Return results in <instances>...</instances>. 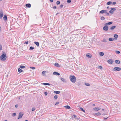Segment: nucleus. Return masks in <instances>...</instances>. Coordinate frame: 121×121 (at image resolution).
Wrapping results in <instances>:
<instances>
[{"label":"nucleus","instance_id":"nucleus-56","mask_svg":"<svg viewBox=\"0 0 121 121\" xmlns=\"http://www.w3.org/2000/svg\"><path fill=\"white\" fill-rule=\"evenodd\" d=\"M13 115L14 116H15L16 115V114L15 113H13Z\"/></svg>","mask_w":121,"mask_h":121},{"label":"nucleus","instance_id":"nucleus-33","mask_svg":"<svg viewBox=\"0 0 121 121\" xmlns=\"http://www.w3.org/2000/svg\"><path fill=\"white\" fill-rule=\"evenodd\" d=\"M85 84L87 86H89L90 85V84L88 83H85Z\"/></svg>","mask_w":121,"mask_h":121},{"label":"nucleus","instance_id":"nucleus-31","mask_svg":"<svg viewBox=\"0 0 121 121\" xmlns=\"http://www.w3.org/2000/svg\"><path fill=\"white\" fill-rule=\"evenodd\" d=\"M19 67L21 69H23L25 68V66H24L21 65Z\"/></svg>","mask_w":121,"mask_h":121},{"label":"nucleus","instance_id":"nucleus-35","mask_svg":"<svg viewBox=\"0 0 121 121\" xmlns=\"http://www.w3.org/2000/svg\"><path fill=\"white\" fill-rule=\"evenodd\" d=\"M54 98L55 99H56L57 98V95H55L54 97Z\"/></svg>","mask_w":121,"mask_h":121},{"label":"nucleus","instance_id":"nucleus-7","mask_svg":"<svg viewBox=\"0 0 121 121\" xmlns=\"http://www.w3.org/2000/svg\"><path fill=\"white\" fill-rule=\"evenodd\" d=\"M3 16V11H0V19H1Z\"/></svg>","mask_w":121,"mask_h":121},{"label":"nucleus","instance_id":"nucleus-30","mask_svg":"<svg viewBox=\"0 0 121 121\" xmlns=\"http://www.w3.org/2000/svg\"><path fill=\"white\" fill-rule=\"evenodd\" d=\"M105 19L104 17L103 16L101 17L100 19L102 20H104Z\"/></svg>","mask_w":121,"mask_h":121},{"label":"nucleus","instance_id":"nucleus-15","mask_svg":"<svg viewBox=\"0 0 121 121\" xmlns=\"http://www.w3.org/2000/svg\"><path fill=\"white\" fill-rule=\"evenodd\" d=\"M101 114L100 112L96 113H95V116H99Z\"/></svg>","mask_w":121,"mask_h":121},{"label":"nucleus","instance_id":"nucleus-34","mask_svg":"<svg viewBox=\"0 0 121 121\" xmlns=\"http://www.w3.org/2000/svg\"><path fill=\"white\" fill-rule=\"evenodd\" d=\"M80 110H82V111L83 112H85V110H84L82 108H80Z\"/></svg>","mask_w":121,"mask_h":121},{"label":"nucleus","instance_id":"nucleus-61","mask_svg":"<svg viewBox=\"0 0 121 121\" xmlns=\"http://www.w3.org/2000/svg\"><path fill=\"white\" fill-rule=\"evenodd\" d=\"M25 121H29L27 120H26Z\"/></svg>","mask_w":121,"mask_h":121},{"label":"nucleus","instance_id":"nucleus-17","mask_svg":"<svg viewBox=\"0 0 121 121\" xmlns=\"http://www.w3.org/2000/svg\"><path fill=\"white\" fill-rule=\"evenodd\" d=\"M115 62L117 64H119L120 63V61L117 60H115Z\"/></svg>","mask_w":121,"mask_h":121},{"label":"nucleus","instance_id":"nucleus-41","mask_svg":"<svg viewBox=\"0 0 121 121\" xmlns=\"http://www.w3.org/2000/svg\"><path fill=\"white\" fill-rule=\"evenodd\" d=\"M35 110V108H32V111H34Z\"/></svg>","mask_w":121,"mask_h":121},{"label":"nucleus","instance_id":"nucleus-11","mask_svg":"<svg viewBox=\"0 0 121 121\" xmlns=\"http://www.w3.org/2000/svg\"><path fill=\"white\" fill-rule=\"evenodd\" d=\"M86 56L88 58H91V57L92 55H91L90 54V53H88L86 55Z\"/></svg>","mask_w":121,"mask_h":121},{"label":"nucleus","instance_id":"nucleus-26","mask_svg":"<svg viewBox=\"0 0 121 121\" xmlns=\"http://www.w3.org/2000/svg\"><path fill=\"white\" fill-rule=\"evenodd\" d=\"M43 84L44 85H50V84L49 83H43Z\"/></svg>","mask_w":121,"mask_h":121},{"label":"nucleus","instance_id":"nucleus-3","mask_svg":"<svg viewBox=\"0 0 121 121\" xmlns=\"http://www.w3.org/2000/svg\"><path fill=\"white\" fill-rule=\"evenodd\" d=\"M121 69L119 67H115L113 69V70L114 71H118L120 70Z\"/></svg>","mask_w":121,"mask_h":121},{"label":"nucleus","instance_id":"nucleus-51","mask_svg":"<svg viewBox=\"0 0 121 121\" xmlns=\"http://www.w3.org/2000/svg\"><path fill=\"white\" fill-rule=\"evenodd\" d=\"M15 107L17 108L18 107V104H16L15 106Z\"/></svg>","mask_w":121,"mask_h":121},{"label":"nucleus","instance_id":"nucleus-13","mask_svg":"<svg viewBox=\"0 0 121 121\" xmlns=\"http://www.w3.org/2000/svg\"><path fill=\"white\" fill-rule=\"evenodd\" d=\"M26 6L27 7L30 8L31 7V5L30 4H26Z\"/></svg>","mask_w":121,"mask_h":121},{"label":"nucleus","instance_id":"nucleus-44","mask_svg":"<svg viewBox=\"0 0 121 121\" xmlns=\"http://www.w3.org/2000/svg\"><path fill=\"white\" fill-rule=\"evenodd\" d=\"M30 68L32 69L33 70L34 69H35V67H30Z\"/></svg>","mask_w":121,"mask_h":121},{"label":"nucleus","instance_id":"nucleus-47","mask_svg":"<svg viewBox=\"0 0 121 121\" xmlns=\"http://www.w3.org/2000/svg\"><path fill=\"white\" fill-rule=\"evenodd\" d=\"M28 41H25L24 43V44H28Z\"/></svg>","mask_w":121,"mask_h":121},{"label":"nucleus","instance_id":"nucleus-19","mask_svg":"<svg viewBox=\"0 0 121 121\" xmlns=\"http://www.w3.org/2000/svg\"><path fill=\"white\" fill-rule=\"evenodd\" d=\"M54 65L58 67H60V66L59 65V64L58 63H55Z\"/></svg>","mask_w":121,"mask_h":121},{"label":"nucleus","instance_id":"nucleus-18","mask_svg":"<svg viewBox=\"0 0 121 121\" xmlns=\"http://www.w3.org/2000/svg\"><path fill=\"white\" fill-rule=\"evenodd\" d=\"M116 27V26H113L111 27L110 29L111 30H113L115 29V28Z\"/></svg>","mask_w":121,"mask_h":121},{"label":"nucleus","instance_id":"nucleus-42","mask_svg":"<svg viewBox=\"0 0 121 121\" xmlns=\"http://www.w3.org/2000/svg\"><path fill=\"white\" fill-rule=\"evenodd\" d=\"M105 13V14H106V15H105L106 16H108L109 15V14L108 13L106 12V13Z\"/></svg>","mask_w":121,"mask_h":121},{"label":"nucleus","instance_id":"nucleus-14","mask_svg":"<svg viewBox=\"0 0 121 121\" xmlns=\"http://www.w3.org/2000/svg\"><path fill=\"white\" fill-rule=\"evenodd\" d=\"M34 43L36 45L37 47H38L39 46V43L38 42H34Z\"/></svg>","mask_w":121,"mask_h":121},{"label":"nucleus","instance_id":"nucleus-53","mask_svg":"<svg viewBox=\"0 0 121 121\" xmlns=\"http://www.w3.org/2000/svg\"><path fill=\"white\" fill-rule=\"evenodd\" d=\"M59 104V102H57L56 104V105H57Z\"/></svg>","mask_w":121,"mask_h":121},{"label":"nucleus","instance_id":"nucleus-25","mask_svg":"<svg viewBox=\"0 0 121 121\" xmlns=\"http://www.w3.org/2000/svg\"><path fill=\"white\" fill-rule=\"evenodd\" d=\"M112 3V2L111 1H109L106 4L108 5H110Z\"/></svg>","mask_w":121,"mask_h":121},{"label":"nucleus","instance_id":"nucleus-58","mask_svg":"<svg viewBox=\"0 0 121 121\" xmlns=\"http://www.w3.org/2000/svg\"><path fill=\"white\" fill-rule=\"evenodd\" d=\"M1 28L0 26V31H1Z\"/></svg>","mask_w":121,"mask_h":121},{"label":"nucleus","instance_id":"nucleus-23","mask_svg":"<svg viewBox=\"0 0 121 121\" xmlns=\"http://www.w3.org/2000/svg\"><path fill=\"white\" fill-rule=\"evenodd\" d=\"M54 92L56 94H58L60 93V92L59 91H54Z\"/></svg>","mask_w":121,"mask_h":121},{"label":"nucleus","instance_id":"nucleus-37","mask_svg":"<svg viewBox=\"0 0 121 121\" xmlns=\"http://www.w3.org/2000/svg\"><path fill=\"white\" fill-rule=\"evenodd\" d=\"M76 117V116L75 115H73V116H72V118L73 119H74V118H75Z\"/></svg>","mask_w":121,"mask_h":121},{"label":"nucleus","instance_id":"nucleus-52","mask_svg":"<svg viewBox=\"0 0 121 121\" xmlns=\"http://www.w3.org/2000/svg\"><path fill=\"white\" fill-rule=\"evenodd\" d=\"M53 9H56V6H54L53 7Z\"/></svg>","mask_w":121,"mask_h":121},{"label":"nucleus","instance_id":"nucleus-36","mask_svg":"<svg viewBox=\"0 0 121 121\" xmlns=\"http://www.w3.org/2000/svg\"><path fill=\"white\" fill-rule=\"evenodd\" d=\"M110 9L112 10L115 11L116 10V9L115 8H111Z\"/></svg>","mask_w":121,"mask_h":121},{"label":"nucleus","instance_id":"nucleus-63","mask_svg":"<svg viewBox=\"0 0 121 121\" xmlns=\"http://www.w3.org/2000/svg\"><path fill=\"white\" fill-rule=\"evenodd\" d=\"M58 14V13H57L56 14V15H57Z\"/></svg>","mask_w":121,"mask_h":121},{"label":"nucleus","instance_id":"nucleus-10","mask_svg":"<svg viewBox=\"0 0 121 121\" xmlns=\"http://www.w3.org/2000/svg\"><path fill=\"white\" fill-rule=\"evenodd\" d=\"M53 74L54 75H60V74L56 72H54L53 73Z\"/></svg>","mask_w":121,"mask_h":121},{"label":"nucleus","instance_id":"nucleus-38","mask_svg":"<svg viewBox=\"0 0 121 121\" xmlns=\"http://www.w3.org/2000/svg\"><path fill=\"white\" fill-rule=\"evenodd\" d=\"M56 4L57 5H59L60 4V2L59 1H57L56 2Z\"/></svg>","mask_w":121,"mask_h":121},{"label":"nucleus","instance_id":"nucleus-49","mask_svg":"<svg viewBox=\"0 0 121 121\" xmlns=\"http://www.w3.org/2000/svg\"><path fill=\"white\" fill-rule=\"evenodd\" d=\"M116 4V2H113L112 3V4L113 5H114Z\"/></svg>","mask_w":121,"mask_h":121},{"label":"nucleus","instance_id":"nucleus-9","mask_svg":"<svg viewBox=\"0 0 121 121\" xmlns=\"http://www.w3.org/2000/svg\"><path fill=\"white\" fill-rule=\"evenodd\" d=\"M100 108H99L98 107H97L95 108H94V109L95 111H98L100 110Z\"/></svg>","mask_w":121,"mask_h":121},{"label":"nucleus","instance_id":"nucleus-43","mask_svg":"<svg viewBox=\"0 0 121 121\" xmlns=\"http://www.w3.org/2000/svg\"><path fill=\"white\" fill-rule=\"evenodd\" d=\"M99 68L100 69H103L102 67L101 66H99Z\"/></svg>","mask_w":121,"mask_h":121},{"label":"nucleus","instance_id":"nucleus-20","mask_svg":"<svg viewBox=\"0 0 121 121\" xmlns=\"http://www.w3.org/2000/svg\"><path fill=\"white\" fill-rule=\"evenodd\" d=\"M65 108L67 109H69L70 108V107L68 105H66L65 106Z\"/></svg>","mask_w":121,"mask_h":121},{"label":"nucleus","instance_id":"nucleus-16","mask_svg":"<svg viewBox=\"0 0 121 121\" xmlns=\"http://www.w3.org/2000/svg\"><path fill=\"white\" fill-rule=\"evenodd\" d=\"M3 19L4 20V21L7 20V17L6 15H4V17H3Z\"/></svg>","mask_w":121,"mask_h":121},{"label":"nucleus","instance_id":"nucleus-60","mask_svg":"<svg viewBox=\"0 0 121 121\" xmlns=\"http://www.w3.org/2000/svg\"><path fill=\"white\" fill-rule=\"evenodd\" d=\"M93 106H95V105L94 104H93Z\"/></svg>","mask_w":121,"mask_h":121},{"label":"nucleus","instance_id":"nucleus-5","mask_svg":"<svg viewBox=\"0 0 121 121\" xmlns=\"http://www.w3.org/2000/svg\"><path fill=\"white\" fill-rule=\"evenodd\" d=\"M107 62L109 64H112L113 63L114 61L112 59H109L108 60Z\"/></svg>","mask_w":121,"mask_h":121},{"label":"nucleus","instance_id":"nucleus-21","mask_svg":"<svg viewBox=\"0 0 121 121\" xmlns=\"http://www.w3.org/2000/svg\"><path fill=\"white\" fill-rule=\"evenodd\" d=\"M112 22H109L108 23H106L105 24V25H110L111 24H112Z\"/></svg>","mask_w":121,"mask_h":121},{"label":"nucleus","instance_id":"nucleus-62","mask_svg":"<svg viewBox=\"0 0 121 121\" xmlns=\"http://www.w3.org/2000/svg\"><path fill=\"white\" fill-rule=\"evenodd\" d=\"M104 109H102V111H104Z\"/></svg>","mask_w":121,"mask_h":121},{"label":"nucleus","instance_id":"nucleus-1","mask_svg":"<svg viewBox=\"0 0 121 121\" xmlns=\"http://www.w3.org/2000/svg\"><path fill=\"white\" fill-rule=\"evenodd\" d=\"M6 55L5 53H3L0 56V59L2 61H5L6 59Z\"/></svg>","mask_w":121,"mask_h":121},{"label":"nucleus","instance_id":"nucleus-55","mask_svg":"<svg viewBox=\"0 0 121 121\" xmlns=\"http://www.w3.org/2000/svg\"><path fill=\"white\" fill-rule=\"evenodd\" d=\"M108 118V117H106V118H105H105H104V119L105 120H106V119H107Z\"/></svg>","mask_w":121,"mask_h":121},{"label":"nucleus","instance_id":"nucleus-12","mask_svg":"<svg viewBox=\"0 0 121 121\" xmlns=\"http://www.w3.org/2000/svg\"><path fill=\"white\" fill-rule=\"evenodd\" d=\"M61 80L63 82H66V80L64 78H60Z\"/></svg>","mask_w":121,"mask_h":121},{"label":"nucleus","instance_id":"nucleus-59","mask_svg":"<svg viewBox=\"0 0 121 121\" xmlns=\"http://www.w3.org/2000/svg\"><path fill=\"white\" fill-rule=\"evenodd\" d=\"M109 8V6H108V7H107V9H108Z\"/></svg>","mask_w":121,"mask_h":121},{"label":"nucleus","instance_id":"nucleus-24","mask_svg":"<svg viewBox=\"0 0 121 121\" xmlns=\"http://www.w3.org/2000/svg\"><path fill=\"white\" fill-rule=\"evenodd\" d=\"M99 54L100 56H103L104 55V53L103 52H100L99 53Z\"/></svg>","mask_w":121,"mask_h":121},{"label":"nucleus","instance_id":"nucleus-27","mask_svg":"<svg viewBox=\"0 0 121 121\" xmlns=\"http://www.w3.org/2000/svg\"><path fill=\"white\" fill-rule=\"evenodd\" d=\"M34 48H34L32 47L31 46L30 47L29 50H32L34 49Z\"/></svg>","mask_w":121,"mask_h":121},{"label":"nucleus","instance_id":"nucleus-40","mask_svg":"<svg viewBox=\"0 0 121 121\" xmlns=\"http://www.w3.org/2000/svg\"><path fill=\"white\" fill-rule=\"evenodd\" d=\"M109 12L110 13L113 14V12L112 10L110 11Z\"/></svg>","mask_w":121,"mask_h":121},{"label":"nucleus","instance_id":"nucleus-22","mask_svg":"<svg viewBox=\"0 0 121 121\" xmlns=\"http://www.w3.org/2000/svg\"><path fill=\"white\" fill-rule=\"evenodd\" d=\"M46 72V71H44L42 72V74L43 76H45V73Z\"/></svg>","mask_w":121,"mask_h":121},{"label":"nucleus","instance_id":"nucleus-28","mask_svg":"<svg viewBox=\"0 0 121 121\" xmlns=\"http://www.w3.org/2000/svg\"><path fill=\"white\" fill-rule=\"evenodd\" d=\"M18 71L19 73H21L22 71V70L20 68H19L18 69Z\"/></svg>","mask_w":121,"mask_h":121},{"label":"nucleus","instance_id":"nucleus-64","mask_svg":"<svg viewBox=\"0 0 121 121\" xmlns=\"http://www.w3.org/2000/svg\"><path fill=\"white\" fill-rule=\"evenodd\" d=\"M8 121L7 120H6L5 121Z\"/></svg>","mask_w":121,"mask_h":121},{"label":"nucleus","instance_id":"nucleus-6","mask_svg":"<svg viewBox=\"0 0 121 121\" xmlns=\"http://www.w3.org/2000/svg\"><path fill=\"white\" fill-rule=\"evenodd\" d=\"M107 11L106 10H102L100 11L99 12V13L103 14L104 13H106V12Z\"/></svg>","mask_w":121,"mask_h":121},{"label":"nucleus","instance_id":"nucleus-39","mask_svg":"<svg viewBox=\"0 0 121 121\" xmlns=\"http://www.w3.org/2000/svg\"><path fill=\"white\" fill-rule=\"evenodd\" d=\"M120 52L118 51H116V53L118 54H119L120 53Z\"/></svg>","mask_w":121,"mask_h":121},{"label":"nucleus","instance_id":"nucleus-32","mask_svg":"<svg viewBox=\"0 0 121 121\" xmlns=\"http://www.w3.org/2000/svg\"><path fill=\"white\" fill-rule=\"evenodd\" d=\"M114 36L115 38H117L118 37V36L117 35V34H115L114 35Z\"/></svg>","mask_w":121,"mask_h":121},{"label":"nucleus","instance_id":"nucleus-2","mask_svg":"<svg viewBox=\"0 0 121 121\" xmlns=\"http://www.w3.org/2000/svg\"><path fill=\"white\" fill-rule=\"evenodd\" d=\"M69 78L70 80L73 83H74L76 82V78L73 75H70Z\"/></svg>","mask_w":121,"mask_h":121},{"label":"nucleus","instance_id":"nucleus-57","mask_svg":"<svg viewBox=\"0 0 121 121\" xmlns=\"http://www.w3.org/2000/svg\"><path fill=\"white\" fill-rule=\"evenodd\" d=\"M50 1L51 2H52L53 1V0H50Z\"/></svg>","mask_w":121,"mask_h":121},{"label":"nucleus","instance_id":"nucleus-48","mask_svg":"<svg viewBox=\"0 0 121 121\" xmlns=\"http://www.w3.org/2000/svg\"><path fill=\"white\" fill-rule=\"evenodd\" d=\"M2 49V47L1 45L0 44V50H1Z\"/></svg>","mask_w":121,"mask_h":121},{"label":"nucleus","instance_id":"nucleus-8","mask_svg":"<svg viewBox=\"0 0 121 121\" xmlns=\"http://www.w3.org/2000/svg\"><path fill=\"white\" fill-rule=\"evenodd\" d=\"M23 116V114H21V112L19 113V114L18 117V119H19L21 118H22V117Z\"/></svg>","mask_w":121,"mask_h":121},{"label":"nucleus","instance_id":"nucleus-4","mask_svg":"<svg viewBox=\"0 0 121 121\" xmlns=\"http://www.w3.org/2000/svg\"><path fill=\"white\" fill-rule=\"evenodd\" d=\"M108 29V27L107 25L103 27V29L105 31H107Z\"/></svg>","mask_w":121,"mask_h":121},{"label":"nucleus","instance_id":"nucleus-54","mask_svg":"<svg viewBox=\"0 0 121 121\" xmlns=\"http://www.w3.org/2000/svg\"><path fill=\"white\" fill-rule=\"evenodd\" d=\"M63 4H61L60 5V7L62 8L63 6Z\"/></svg>","mask_w":121,"mask_h":121},{"label":"nucleus","instance_id":"nucleus-29","mask_svg":"<svg viewBox=\"0 0 121 121\" xmlns=\"http://www.w3.org/2000/svg\"><path fill=\"white\" fill-rule=\"evenodd\" d=\"M114 40V39L112 38H109L108 39L110 41H112Z\"/></svg>","mask_w":121,"mask_h":121},{"label":"nucleus","instance_id":"nucleus-45","mask_svg":"<svg viewBox=\"0 0 121 121\" xmlns=\"http://www.w3.org/2000/svg\"><path fill=\"white\" fill-rule=\"evenodd\" d=\"M71 0H67V2L68 3H70L71 2Z\"/></svg>","mask_w":121,"mask_h":121},{"label":"nucleus","instance_id":"nucleus-46","mask_svg":"<svg viewBox=\"0 0 121 121\" xmlns=\"http://www.w3.org/2000/svg\"><path fill=\"white\" fill-rule=\"evenodd\" d=\"M44 94L46 96L48 94V93L47 92H45L44 93Z\"/></svg>","mask_w":121,"mask_h":121},{"label":"nucleus","instance_id":"nucleus-50","mask_svg":"<svg viewBox=\"0 0 121 121\" xmlns=\"http://www.w3.org/2000/svg\"><path fill=\"white\" fill-rule=\"evenodd\" d=\"M103 42H107V41H106V39H104L103 40Z\"/></svg>","mask_w":121,"mask_h":121}]
</instances>
